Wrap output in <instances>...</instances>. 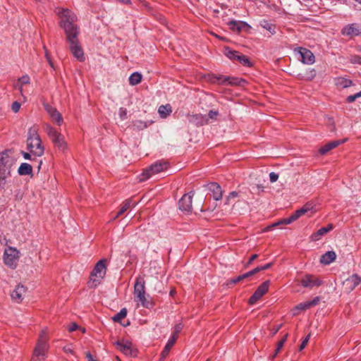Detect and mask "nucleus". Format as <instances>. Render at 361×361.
Returning <instances> with one entry per match:
<instances>
[{
  "mask_svg": "<svg viewBox=\"0 0 361 361\" xmlns=\"http://www.w3.org/2000/svg\"><path fill=\"white\" fill-rule=\"evenodd\" d=\"M250 277V276L247 271L243 274L239 275L237 277L232 278V279L228 280V281L226 282V285L228 287H230L231 286L235 285V284L242 281L243 280L248 279Z\"/></svg>",
  "mask_w": 361,
  "mask_h": 361,
  "instance_id": "31",
  "label": "nucleus"
},
{
  "mask_svg": "<svg viewBox=\"0 0 361 361\" xmlns=\"http://www.w3.org/2000/svg\"><path fill=\"white\" fill-rule=\"evenodd\" d=\"M211 82H216L219 85H225L226 83L232 85V86H240L244 87L247 82L240 78L236 77H224V76H212L210 78Z\"/></svg>",
  "mask_w": 361,
  "mask_h": 361,
  "instance_id": "5",
  "label": "nucleus"
},
{
  "mask_svg": "<svg viewBox=\"0 0 361 361\" xmlns=\"http://www.w3.org/2000/svg\"><path fill=\"white\" fill-rule=\"evenodd\" d=\"M356 99L357 98L355 97V94H353V95L348 96L345 100L348 103H352V102H355Z\"/></svg>",
  "mask_w": 361,
  "mask_h": 361,
  "instance_id": "58",
  "label": "nucleus"
},
{
  "mask_svg": "<svg viewBox=\"0 0 361 361\" xmlns=\"http://www.w3.org/2000/svg\"><path fill=\"white\" fill-rule=\"evenodd\" d=\"M334 228L333 224H330L326 227L319 228L317 232L312 234L310 238L312 241L319 240L322 236L326 234Z\"/></svg>",
  "mask_w": 361,
  "mask_h": 361,
  "instance_id": "23",
  "label": "nucleus"
},
{
  "mask_svg": "<svg viewBox=\"0 0 361 361\" xmlns=\"http://www.w3.org/2000/svg\"><path fill=\"white\" fill-rule=\"evenodd\" d=\"M27 149L36 157H42L44 152V147L40 137L27 139Z\"/></svg>",
  "mask_w": 361,
  "mask_h": 361,
  "instance_id": "8",
  "label": "nucleus"
},
{
  "mask_svg": "<svg viewBox=\"0 0 361 361\" xmlns=\"http://www.w3.org/2000/svg\"><path fill=\"white\" fill-rule=\"evenodd\" d=\"M336 85L341 88H347L353 85V81L344 78H338L336 80Z\"/></svg>",
  "mask_w": 361,
  "mask_h": 361,
  "instance_id": "32",
  "label": "nucleus"
},
{
  "mask_svg": "<svg viewBox=\"0 0 361 361\" xmlns=\"http://www.w3.org/2000/svg\"><path fill=\"white\" fill-rule=\"evenodd\" d=\"M299 53L301 56L302 63L307 64H312L314 63L315 57L310 50L306 48L300 47Z\"/></svg>",
  "mask_w": 361,
  "mask_h": 361,
  "instance_id": "20",
  "label": "nucleus"
},
{
  "mask_svg": "<svg viewBox=\"0 0 361 361\" xmlns=\"http://www.w3.org/2000/svg\"><path fill=\"white\" fill-rule=\"evenodd\" d=\"M270 281H265L260 284L254 293L250 296L248 300V303L251 305H255L269 290Z\"/></svg>",
  "mask_w": 361,
  "mask_h": 361,
  "instance_id": "10",
  "label": "nucleus"
},
{
  "mask_svg": "<svg viewBox=\"0 0 361 361\" xmlns=\"http://www.w3.org/2000/svg\"><path fill=\"white\" fill-rule=\"evenodd\" d=\"M169 163L164 161H158L145 169L141 174L140 181H145L152 175L161 172L169 167Z\"/></svg>",
  "mask_w": 361,
  "mask_h": 361,
  "instance_id": "3",
  "label": "nucleus"
},
{
  "mask_svg": "<svg viewBox=\"0 0 361 361\" xmlns=\"http://www.w3.org/2000/svg\"><path fill=\"white\" fill-rule=\"evenodd\" d=\"M134 293L137 297L145 294V281L143 279H137L134 286Z\"/></svg>",
  "mask_w": 361,
  "mask_h": 361,
  "instance_id": "25",
  "label": "nucleus"
},
{
  "mask_svg": "<svg viewBox=\"0 0 361 361\" xmlns=\"http://www.w3.org/2000/svg\"><path fill=\"white\" fill-rule=\"evenodd\" d=\"M261 266H258L256 268L253 269L252 270L248 271L250 277L262 271V269H261Z\"/></svg>",
  "mask_w": 361,
  "mask_h": 361,
  "instance_id": "55",
  "label": "nucleus"
},
{
  "mask_svg": "<svg viewBox=\"0 0 361 361\" xmlns=\"http://www.w3.org/2000/svg\"><path fill=\"white\" fill-rule=\"evenodd\" d=\"M257 257H258V255H257V254L252 255L251 257H250L248 262H247L245 267H247L248 266H250L252 263V262L254 260H255Z\"/></svg>",
  "mask_w": 361,
  "mask_h": 361,
  "instance_id": "56",
  "label": "nucleus"
},
{
  "mask_svg": "<svg viewBox=\"0 0 361 361\" xmlns=\"http://www.w3.org/2000/svg\"><path fill=\"white\" fill-rule=\"evenodd\" d=\"M310 337V334H308V335L305 338V339L302 341V343H301V344H300V348H299V350H303V349L306 347V345H307V343H308V341H309Z\"/></svg>",
  "mask_w": 361,
  "mask_h": 361,
  "instance_id": "50",
  "label": "nucleus"
},
{
  "mask_svg": "<svg viewBox=\"0 0 361 361\" xmlns=\"http://www.w3.org/2000/svg\"><path fill=\"white\" fill-rule=\"evenodd\" d=\"M189 121L196 126H202L208 123V118L206 115L195 114L190 116Z\"/></svg>",
  "mask_w": 361,
  "mask_h": 361,
  "instance_id": "21",
  "label": "nucleus"
},
{
  "mask_svg": "<svg viewBox=\"0 0 361 361\" xmlns=\"http://www.w3.org/2000/svg\"><path fill=\"white\" fill-rule=\"evenodd\" d=\"M44 109L49 115L52 121L55 122L59 126L62 124L63 121V117L61 113L59 112L55 107L47 104L44 105Z\"/></svg>",
  "mask_w": 361,
  "mask_h": 361,
  "instance_id": "15",
  "label": "nucleus"
},
{
  "mask_svg": "<svg viewBox=\"0 0 361 361\" xmlns=\"http://www.w3.org/2000/svg\"><path fill=\"white\" fill-rule=\"evenodd\" d=\"M205 186L207 187L208 190L212 193L215 200L219 201L222 199L223 190L219 183L212 182Z\"/></svg>",
  "mask_w": 361,
  "mask_h": 361,
  "instance_id": "17",
  "label": "nucleus"
},
{
  "mask_svg": "<svg viewBox=\"0 0 361 361\" xmlns=\"http://www.w3.org/2000/svg\"><path fill=\"white\" fill-rule=\"evenodd\" d=\"M316 76V71L314 69H308L304 73H299L298 78L308 81L312 80Z\"/></svg>",
  "mask_w": 361,
  "mask_h": 361,
  "instance_id": "29",
  "label": "nucleus"
},
{
  "mask_svg": "<svg viewBox=\"0 0 361 361\" xmlns=\"http://www.w3.org/2000/svg\"><path fill=\"white\" fill-rule=\"evenodd\" d=\"M219 115V112L214 110L209 111L208 116L207 117L211 119H216V116Z\"/></svg>",
  "mask_w": 361,
  "mask_h": 361,
  "instance_id": "49",
  "label": "nucleus"
},
{
  "mask_svg": "<svg viewBox=\"0 0 361 361\" xmlns=\"http://www.w3.org/2000/svg\"><path fill=\"white\" fill-rule=\"evenodd\" d=\"M272 265H273L272 262L268 263V264H267L265 265L261 266L262 267L261 269H262V271L267 270V269L271 268L272 267Z\"/></svg>",
  "mask_w": 361,
  "mask_h": 361,
  "instance_id": "62",
  "label": "nucleus"
},
{
  "mask_svg": "<svg viewBox=\"0 0 361 361\" xmlns=\"http://www.w3.org/2000/svg\"><path fill=\"white\" fill-rule=\"evenodd\" d=\"M48 349V337L45 331H42L39 334L33 354H35V356H39L45 359Z\"/></svg>",
  "mask_w": 361,
  "mask_h": 361,
  "instance_id": "4",
  "label": "nucleus"
},
{
  "mask_svg": "<svg viewBox=\"0 0 361 361\" xmlns=\"http://www.w3.org/2000/svg\"><path fill=\"white\" fill-rule=\"evenodd\" d=\"M336 258V254L334 251H327L321 256L319 262L322 264L328 265L335 261Z\"/></svg>",
  "mask_w": 361,
  "mask_h": 361,
  "instance_id": "24",
  "label": "nucleus"
},
{
  "mask_svg": "<svg viewBox=\"0 0 361 361\" xmlns=\"http://www.w3.org/2000/svg\"><path fill=\"white\" fill-rule=\"evenodd\" d=\"M260 25L268 30L271 35H274L276 33V25L269 23L268 20H264L260 23Z\"/></svg>",
  "mask_w": 361,
  "mask_h": 361,
  "instance_id": "36",
  "label": "nucleus"
},
{
  "mask_svg": "<svg viewBox=\"0 0 361 361\" xmlns=\"http://www.w3.org/2000/svg\"><path fill=\"white\" fill-rule=\"evenodd\" d=\"M261 266H258L256 268L253 269L252 270L248 271L250 277L262 271V269H261Z\"/></svg>",
  "mask_w": 361,
  "mask_h": 361,
  "instance_id": "54",
  "label": "nucleus"
},
{
  "mask_svg": "<svg viewBox=\"0 0 361 361\" xmlns=\"http://www.w3.org/2000/svg\"><path fill=\"white\" fill-rule=\"evenodd\" d=\"M18 173L20 176H32V167L27 163H22L18 169Z\"/></svg>",
  "mask_w": 361,
  "mask_h": 361,
  "instance_id": "28",
  "label": "nucleus"
},
{
  "mask_svg": "<svg viewBox=\"0 0 361 361\" xmlns=\"http://www.w3.org/2000/svg\"><path fill=\"white\" fill-rule=\"evenodd\" d=\"M182 325L181 324H176L174 327V331L170 338L169 339L166 345H165L164 350L161 352V357H160V361H163L165 360V358L169 355V352L173 347V345L176 342L178 334L182 330Z\"/></svg>",
  "mask_w": 361,
  "mask_h": 361,
  "instance_id": "7",
  "label": "nucleus"
},
{
  "mask_svg": "<svg viewBox=\"0 0 361 361\" xmlns=\"http://www.w3.org/2000/svg\"><path fill=\"white\" fill-rule=\"evenodd\" d=\"M44 358H42L39 356H35V355L33 354L30 361H44Z\"/></svg>",
  "mask_w": 361,
  "mask_h": 361,
  "instance_id": "61",
  "label": "nucleus"
},
{
  "mask_svg": "<svg viewBox=\"0 0 361 361\" xmlns=\"http://www.w3.org/2000/svg\"><path fill=\"white\" fill-rule=\"evenodd\" d=\"M282 327V324H279L273 329V335L276 334Z\"/></svg>",
  "mask_w": 361,
  "mask_h": 361,
  "instance_id": "64",
  "label": "nucleus"
},
{
  "mask_svg": "<svg viewBox=\"0 0 361 361\" xmlns=\"http://www.w3.org/2000/svg\"><path fill=\"white\" fill-rule=\"evenodd\" d=\"M56 13L59 18V25L64 31L71 52L78 61H84L85 58L78 39L80 28L76 24V15L70 9L63 8H56Z\"/></svg>",
  "mask_w": 361,
  "mask_h": 361,
  "instance_id": "1",
  "label": "nucleus"
},
{
  "mask_svg": "<svg viewBox=\"0 0 361 361\" xmlns=\"http://www.w3.org/2000/svg\"><path fill=\"white\" fill-rule=\"evenodd\" d=\"M26 290L27 288L25 286L21 284L17 285L11 294L12 300L17 303L21 302L23 299V296L25 293Z\"/></svg>",
  "mask_w": 361,
  "mask_h": 361,
  "instance_id": "19",
  "label": "nucleus"
},
{
  "mask_svg": "<svg viewBox=\"0 0 361 361\" xmlns=\"http://www.w3.org/2000/svg\"><path fill=\"white\" fill-rule=\"evenodd\" d=\"M45 131L48 135L49 137L51 140L52 142L55 141L56 139L60 138L62 135L49 124H47L45 126Z\"/></svg>",
  "mask_w": 361,
  "mask_h": 361,
  "instance_id": "26",
  "label": "nucleus"
},
{
  "mask_svg": "<svg viewBox=\"0 0 361 361\" xmlns=\"http://www.w3.org/2000/svg\"><path fill=\"white\" fill-rule=\"evenodd\" d=\"M256 189H258L257 194H259L260 192L264 191V187L262 186L261 185H255L252 186V190L253 191H255Z\"/></svg>",
  "mask_w": 361,
  "mask_h": 361,
  "instance_id": "57",
  "label": "nucleus"
},
{
  "mask_svg": "<svg viewBox=\"0 0 361 361\" xmlns=\"http://www.w3.org/2000/svg\"><path fill=\"white\" fill-rule=\"evenodd\" d=\"M288 334H286L277 343L276 348L275 350L274 353L270 356V358L271 360H274V357L277 355V354L280 352L281 349L283 348L285 342L287 340Z\"/></svg>",
  "mask_w": 361,
  "mask_h": 361,
  "instance_id": "37",
  "label": "nucleus"
},
{
  "mask_svg": "<svg viewBox=\"0 0 361 361\" xmlns=\"http://www.w3.org/2000/svg\"><path fill=\"white\" fill-rule=\"evenodd\" d=\"M132 204L135 205L136 204L133 202L131 198L126 200L123 202L121 209L118 212L117 214L114 216V219H116L123 214L131 207Z\"/></svg>",
  "mask_w": 361,
  "mask_h": 361,
  "instance_id": "27",
  "label": "nucleus"
},
{
  "mask_svg": "<svg viewBox=\"0 0 361 361\" xmlns=\"http://www.w3.org/2000/svg\"><path fill=\"white\" fill-rule=\"evenodd\" d=\"M78 328V324L76 323H72L69 326L68 331L70 332H72V331H75Z\"/></svg>",
  "mask_w": 361,
  "mask_h": 361,
  "instance_id": "59",
  "label": "nucleus"
},
{
  "mask_svg": "<svg viewBox=\"0 0 361 361\" xmlns=\"http://www.w3.org/2000/svg\"><path fill=\"white\" fill-rule=\"evenodd\" d=\"M20 252L16 247H8L4 253V264L11 269H16Z\"/></svg>",
  "mask_w": 361,
  "mask_h": 361,
  "instance_id": "6",
  "label": "nucleus"
},
{
  "mask_svg": "<svg viewBox=\"0 0 361 361\" xmlns=\"http://www.w3.org/2000/svg\"><path fill=\"white\" fill-rule=\"evenodd\" d=\"M311 305L309 302V301H305L304 302H301L298 304L295 307V310H300V311H305L310 308H311Z\"/></svg>",
  "mask_w": 361,
  "mask_h": 361,
  "instance_id": "44",
  "label": "nucleus"
},
{
  "mask_svg": "<svg viewBox=\"0 0 361 361\" xmlns=\"http://www.w3.org/2000/svg\"><path fill=\"white\" fill-rule=\"evenodd\" d=\"M126 115H127V111L126 109L124 108H120L119 109V116H120V118L122 119V120H124L126 118Z\"/></svg>",
  "mask_w": 361,
  "mask_h": 361,
  "instance_id": "53",
  "label": "nucleus"
},
{
  "mask_svg": "<svg viewBox=\"0 0 361 361\" xmlns=\"http://www.w3.org/2000/svg\"><path fill=\"white\" fill-rule=\"evenodd\" d=\"M20 106V103H19L18 102H14L12 104L11 109L13 112L17 113L19 111Z\"/></svg>",
  "mask_w": 361,
  "mask_h": 361,
  "instance_id": "48",
  "label": "nucleus"
},
{
  "mask_svg": "<svg viewBox=\"0 0 361 361\" xmlns=\"http://www.w3.org/2000/svg\"><path fill=\"white\" fill-rule=\"evenodd\" d=\"M237 61L239 63H240L241 64H243V66H247V67H251L252 66L249 58L243 54H240V56H238Z\"/></svg>",
  "mask_w": 361,
  "mask_h": 361,
  "instance_id": "41",
  "label": "nucleus"
},
{
  "mask_svg": "<svg viewBox=\"0 0 361 361\" xmlns=\"http://www.w3.org/2000/svg\"><path fill=\"white\" fill-rule=\"evenodd\" d=\"M106 259H100L91 271L90 281L87 282L90 288H96L106 273Z\"/></svg>",
  "mask_w": 361,
  "mask_h": 361,
  "instance_id": "2",
  "label": "nucleus"
},
{
  "mask_svg": "<svg viewBox=\"0 0 361 361\" xmlns=\"http://www.w3.org/2000/svg\"><path fill=\"white\" fill-rule=\"evenodd\" d=\"M18 82L20 83L19 90L20 91V92H22V90H23L22 85L30 83V77L27 75H23L21 78H20L18 79Z\"/></svg>",
  "mask_w": 361,
  "mask_h": 361,
  "instance_id": "45",
  "label": "nucleus"
},
{
  "mask_svg": "<svg viewBox=\"0 0 361 361\" xmlns=\"http://www.w3.org/2000/svg\"><path fill=\"white\" fill-rule=\"evenodd\" d=\"M279 178V175L274 172H271L269 173V179L271 183L276 182Z\"/></svg>",
  "mask_w": 361,
  "mask_h": 361,
  "instance_id": "51",
  "label": "nucleus"
},
{
  "mask_svg": "<svg viewBox=\"0 0 361 361\" xmlns=\"http://www.w3.org/2000/svg\"><path fill=\"white\" fill-rule=\"evenodd\" d=\"M319 302H320V298L319 296H317V297L314 298L312 300L309 301L311 307L316 306L317 305L319 304Z\"/></svg>",
  "mask_w": 361,
  "mask_h": 361,
  "instance_id": "52",
  "label": "nucleus"
},
{
  "mask_svg": "<svg viewBox=\"0 0 361 361\" xmlns=\"http://www.w3.org/2000/svg\"><path fill=\"white\" fill-rule=\"evenodd\" d=\"M55 147L59 150L63 151L66 148V143L64 140V136L61 135V137L53 142Z\"/></svg>",
  "mask_w": 361,
  "mask_h": 361,
  "instance_id": "40",
  "label": "nucleus"
},
{
  "mask_svg": "<svg viewBox=\"0 0 361 361\" xmlns=\"http://www.w3.org/2000/svg\"><path fill=\"white\" fill-rule=\"evenodd\" d=\"M228 25L229 28L235 32H240L243 30L248 32L251 28L250 25H249L246 22L244 21H237V20H231L228 23Z\"/></svg>",
  "mask_w": 361,
  "mask_h": 361,
  "instance_id": "16",
  "label": "nucleus"
},
{
  "mask_svg": "<svg viewBox=\"0 0 361 361\" xmlns=\"http://www.w3.org/2000/svg\"><path fill=\"white\" fill-rule=\"evenodd\" d=\"M158 112L161 118H166L171 113V106L170 104L161 105Z\"/></svg>",
  "mask_w": 361,
  "mask_h": 361,
  "instance_id": "33",
  "label": "nucleus"
},
{
  "mask_svg": "<svg viewBox=\"0 0 361 361\" xmlns=\"http://www.w3.org/2000/svg\"><path fill=\"white\" fill-rule=\"evenodd\" d=\"M307 212H305V209H304L303 207H301L300 209L296 210L294 213H293L289 217L285 218L278 221L277 223L272 224L270 227L273 228L281 224H290L293 221H296L297 219H298L300 216L305 214Z\"/></svg>",
  "mask_w": 361,
  "mask_h": 361,
  "instance_id": "13",
  "label": "nucleus"
},
{
  "mask_svg": "<svg viewBox=\"0 0 361 361\" xmlns=\"http://www.w3.org/2000/svg\"><path fill=\"white\" fill-rule=\"evenodd\" d=\"M238 197V192L236 191H233L228 194V195L226 197V204H229L231 203V200Z\"/></svg>",
  "mask_w": 361,
  "mask_h": 361,
  "instance_id": "46",
  "label": "nucleus"
},
{
  "mask_svg": "<svg viewBox=\"0 0 361 361\" xmlns=\"http://www.w3.org/2000/svg\"><path fill=\"white\" fill-rule=\"evenodd\" d=\"M137 298L143 307L147 309H151L154 307V302L151 298H146L145 294L140 295Z\"/></svg>",
  "mask_w": 361,
  "mask_h": 361,
  "instance_id": "30",
  "label": "nucleus"
},
{
  "mask_svg": "<svg viewBox=\"0 0 361 361\" xmlns=\"http://www.w3.org/2000/svg\"><path fill=\"white\" fill-rule=\"evenodd\" d=\"M115 344L120 351L124 353L126 355L135 357L137 355L138 350L136 348H133L132 342L129 341H117Z\"/></svg>",
  "mask_w": 361,
  "mask_h": 361,
  "instance_id": "9",
  "label": "nucleus"
},
{
  "mask_svg": "<svg viewBox=\"0 0 361 361\" xmlns=\"http://www.w3.org/2000/svg\"><path fill=\"white\" fill-rule=\"evenodd\" d=\"M300 284L304 288L312 289L314 287H319L323 284L322 280L312 274H305L300 280Z\"/></svg>",
  "mask_w": 361,
  "mask_h": 361,
  "instance_id": "12",
  "label": "nucleus"
},
{
  "mask_svg": "<svg viewBox=\"0 0 361 361\" xmlns=\"http://www.w3.org/2000/svg\"><path fill=\"white\" fill-rule=\"evenodd\" d=\"M22 154L24 157L25 159H27V160H32V157H31V154L28 152H22Z\"/></svg>",
  "mask_w": 361,
  "mask_h": 361,
  "instance_id": "60",
  "label": "nucleus"
},
{
  "mask_svg": "<svg viewBox=\"0 0 361 361\" xmlns=\"http://www.w3.org/2000/svg\"><path fill=\"white\" fill-rule=\"evenodd\" d=\"M224 54L228 59L233 61L238 60V56H240L239 51L233 50L228 47H225Z\"/></svg>",
  "mask_w": 361,
  "mask_h": 361,
  "instance_id": "34",
  "label": "nucleus"
},
{
  "mask_svg": "<svg viewBox=\"0 0 361 361\" xmlns=\"http://www.w3.org/2000/svg\"><path fill=\"white\" fill-rule=\"evenodd\" d=\"M360 283L361 277L355 274L348 277L343 282V286L348 291L350 292L354 290Z\"/></svg>",
  "mask_w": 361,
  "mask_h": 361,
  "instance_id": "18",
  "label": "nucleus"
},
{
  "mask_svg": "<svg viewBox=\"0 0 361 361\" xmlns=\"http://www.w3.org/2000/svg\"><path fill=\"white\" fill-rule=\"evenodd\" d=\"M303 209H305V212L307 213L308 212H311V213L316 212V204L313 202H308L302 206Z\"/></svg>",
  "mask_w": 361,
  "mask_h": 361,
  "instance_id": "43",
  "label": "nucleus"
},
{
  "mask_svg": "<svg viewBox=\"0 0 361 361\" xmlns=\"http://www.w3.org/2000/svg\"><path fill=\"white\" fill-rule=\"evenodd\" d=\"M345 142V140H334V141L329 142L327 144H326L324 146L322 147L319 149V152L320 154H322V155L326 154L328 152L336 148L341 144L344 143Z\"/></svg>",
  "mask_w": 361,
  "mask_h": 361,
  "instance_id": "22",
  "label": "nucleus"
},
{
  "mask_svg": "<svg viewBox=\"0 0 361 361\" xmlns=\"http://www.w3.org/2000/svg\"><path fill=\"white\" fill-rule=\"evenodd\" d=\"M341 34L350 37L361 35V25L358 23L348 24L341 30Z\"/></svg>",
  "mask_w": 361,
  "mask_h": 361,
  "instance_id": "14",
  "label": "nucleus"
},
{
  "mask_svg": "<svg viewBox=\"0 0 361 361\" xmlns=\"http://www.w3.org/2000/svg\"><path fill=\"white\" fill-rule=\"evenodd\" d=\"M142 75L138 72H135L129 77V83L131 85H136L142 80Z\"/></svg>",
  "mask_w": 361,
  "mask_h": 361,
  "instance_id": "35",
  "label": "nucleus"
},
{
  "mask_svg": "<svg viewBox=\"0 0 361 361\" xmlns=\"http://www.w3.org/2000/svg\"><path fill=\"white\" fill-rule=\"evenodd\" d=\"M127 312L126 308L121 309L118 313L112 317L113 321L114 322L121 323V320L126 317Z\"/></svg>",
  "mask_w": 361,
  "mask_h": 361,
  "instance_id": "39",
  "label": "nucleus"
},
{
  "mask_svg": "<svg viewBox=\"0 0 361 361\" xmlns=\"http://www.w3.org/2000/svg\"><path fill=\"white\" fill-rule=\"evenodd\" d=\"M63 350L66 353H73V350L71 348V347L69 345L64 346L63 347Z\"/></svg>",
  "mask_w": 361,
  "mask_h": 361,
  "instance_id": "63",
  "label": "nucleus"
},
{
  "mask_svg": "<svg viewBox=\"0 0 361 361\" xmlns=\"http://www.w3.org/2000/svg\"><path fill=\"white\" fill-rule=\"evenodd\" d=\"M149 123L146 121L136 120L133 121V128L138 130H144L149 126Z\"/></svg>",
  "mask_w": 361,
  "mask_h": 361,
  "instance_id": "38",
  "label": "nucleus"
},
{
  "mask_svg": "<svg viewBox=\"0 0 361 361\" xmlns=\"http://www.w3.org/2000/svg\"><path fill=\"white\" fill-rule=\"evenodd\" d=\"M352 63H357L361 65V56L359 55H353L350 59Z\"/></svg>",
  "mask_w": 361,
  "mask_h": 361,
  "instance_id": "47",
  "label": "nucleus"
},
{
  "mask_svg": "<svg viewBox=\"0 0 361 361\" xmlns=\"http://www.w3.org/2000/svg\"><path fill=\"white\" fill-rule=\"evenodd\" d=\"M194 195V192L190 191V192L185 194L178 201L179 209L184 212L190 213L192 212V200Z\"/></svg>",
  "mask_w": 361,
  "mask_h": 361,
  "instance_id": "11",
  "label": "nucleus"
},
{
  "mask_svg": "<svg viewBox=\"0 0 361 361\" xmlns=\"http://www.w3.org/2000/svg\"><path fill=\"white\" fill-rule=\"evenodd\" d=\"M28 137L27 139H33V138H37L40 137L38 134V128L37 126H32L29 128L28 133H27Z\"/></svg>",
  "mask_w": 361,
  "mask_h": 361,
  "instance_id": "42",
  "label": "nucleus"
}]
</instances>
